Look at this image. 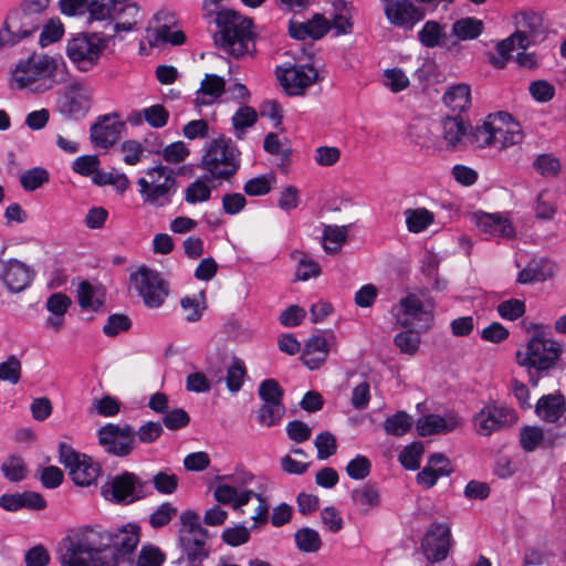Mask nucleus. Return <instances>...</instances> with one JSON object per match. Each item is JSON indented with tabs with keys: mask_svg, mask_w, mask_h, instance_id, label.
Instances as JSON below:
<instances>
[{
	"mask_svg": "<svg viewBox=\"0 0 566 566\" xmlns=\"http://www.w3.org/2000/svg\"><path fill=\"white\" fill-rule=\"evenodd\" d=\"M533 167L543 177H556L562 169L559 159L552 154L538 155Z\"/></svg>",
	"mask_w": 566,
	"mask_h": 566,
	"instance_id": "nucleus-50",
	"label": "nucleus"
},
{
	"mask_svg": "<svg viewBox=\"0 0 566 566\" xmlns=\"http://www.w3.org/2000/svg\"><path fill=\"white\" fill-rule=\"evenodd\" d=\"M108 38L98 33H80L67 41L66 55L81 72H90L98 64Z\"/></svg>",
	"mask_w": 566,
	"mask_h": 566,
	"instance_id": "nucleus-8",
	"label": "nucleus"
},
{
	"mask_svg": "<svg viewBox=\"0 0 566 566\" xmlns=\"http://www.w3.org/2000/svg\"><path fill=\"white\" fill-rule=\"evenodd\" d=\"M394 311H397V323L403 327L418 325L420 329H427L432 319L431 312L424 308L421 300L415 294L401 298Z\"/></svg>",
	"mask_w": 566,
	"mask_h": 566,
	"instance_id": "nucleus-20",
	"label": "nucleus"
},
{
	"mask_svg": "<svg viewBox=\"0 0 566 566\" xmlns=\"http://www.w3.org/2000/svg\"><path fill=\"white\" fill-rule=\"evenodd\" d=\"M295 543L305 553H316L322 546L318 532L310 527H303L295 533Z\"/></svg>",
	"mask_w": 566,
	"mask_h": 566,
	"instance_id": "nucleus-43",
	"label": "nucleus"
},
{
	"mask_svg": "<svg viewBox=\"0 0 566 566\" xmlns=\"http://www.w3.org/2000/svg\"><path fill=\"white\" fill-rule=\"evenodd\" d=\"M462 424V420L455 413L449 412L443 416L430 413L417 420L416 429L421 437L448 433Z\"/></svg>",
	"mask_w": 566,
	"mask_h": 566,
	"instance_id": "nucleus-22",
	"label": "nucleus"
},
{
	"mask_svg": "<svg viewBox=\"0 0 566 566\" xmlns=\"http://www.w3.org/2000/svg\"><path fill=\"white\" fill-rule=\"evenodd\" d=\"M394 342L402 354L415 355L419 349L421 338L419 332L407 329L397 334Z\"/></svg>",
	"mask_w": 566,
	"mask_h": 566,
	"instance_id": "nucleus-49",
	"label": "nucleus"
},
{
	"mask_svg": "<svg viewBox=\"0 0 566 566\" xmlns=\"http://www.w3.org/2000/svg\"><path fill=\"white\" fill-rule=\"evenodd\" d=\"M245 376L247 369L244 363L240 358H234L227 370V388L231 392H238L244 382Z\"/></svg>",
	"mask_w": 566,
	"mask_h": 566,
	"instance_id": "nucleus-48",
	"label": "nucleus"
},
{
	"mask_svg": "<svg viewBox=\"0 0 566 566\" xmlns=\"http://www.w3.org/2000/svg\"><path fill=\"white\" fill-rule=\"evenodd\" d=\"M258 120V114L254 108L250 106L240 107L232 117V125L237 130L238 138H241V133L245 128L253 126Z\"/></svg>",
	"mask_w": 566,
	"mask_h": 566,
	"instance_id": "nucleus-52",
	"label": "nucleus"
},
{
	"mask_svg": "<svg viewBox=\"0 0 566 566\" xmlns=\"http://www.w3.org/2000/svg\"><path fill=\"white\" fill-rule=\"evenodd\" d=\"M348 226H325L323 230V248L328 254H336L347 240Z\"/></svg>",
	"mask_w": 566,
	"mask_h": 566,
	"instance_id": "nucleus-36",
	"label": "nucleus"
},
{
	"mask_svg": "<svg viewBox=\"0 0 566 566\" xmlns=\"http://www.w3.org/2000/svg\"><path fill=\"white\" fill-rule=\"evenodd\" d=\"M56 61L48 55H31L21 61L11 74V83L19 90L44 93L53 87Z\"/></svg>",
	"mask_w": 566,
	"mask_h": 566,
	"instance_id": "nucleus-3",
	"label": "nucleus"
},
{
	"mask_svg": "<svg viewBox=\"0 0 566 566\" xmlns=\"http://www.w3.org/2000/svg\"><path fill=\"white\" fill-rule=\"evenodd\" d=\"M560 354L559 344L534 337L516 353L517 363L528 368L530 382L537 386L541 373L551 368Z\"/></svg>",
	"mask_w": 566,
	"mask_h": 566,
	"instance_id": "nucleus-7",
	"label": "nucleus"
},
{
	"mask_svg": "<svg viewBox=\"0 0 566 566\" xmlns=\"http://www.w3.org/2000/svg\"><path fill=\"white\" fill-rule=\"evenodd\" d=\"M284 413L283 403H262L258 411V419L262 426L272 427L281 421Z\"/></svg>",
	"mask_w": 566,
	"mask_h": 566,
	"instance_id": "nucleus-47",
	"label": "nucleus"
},
{
	"mask_svg": "<svg viewBox=\"0 0 566 566\" xmlns=\"http://www.w3.org/2000/svg\"><path fill=\"white\" fill-rule=\"evenodd\" d=\"M34 277V271L25 263L17 260L0 259V281L11 293L24 291Z\"/></svg>",
	"mask_w": 566,
	"mask_h": 566,
	"instance_id": "nucleus-21",
	"label": "nucleus"
},
{
	"mask_svg": "<svg viewBox=\"0 0 566 566\" xmlns=\"http://www.w3.org/2000/svg\"><path fill=\"white\" fill-rule=\"evenodd\" d=\"M211 196V189L202 179L191 182L187 189L185 199L188 203H197L207 201Z\"/></svg>",
	"mask_w": 566,
	"mask_h": 566,
	"instance_id": "nucleus-57",
	"label": "nucleus"
},
{
	"mask_svg": "<svg viewBox=\"0 0 566 566\" xmlns=\"http://www.w3.org/2000/svg\"><path fill=\"white\" fill-rule=\"evenodd\" d=\"M213 496L218 503L231 505L234 511L243 513L242 507L247 505L252 497L261 500V491L239 490L233 485H217L213 491Z\"/></svg>",
	"mask_w": 566,
	"mask_h": 566,
	"instance_id": "nucleus-24",
	"label": "nucleus"
},
{
	"mask_svg": "<svg viewBox=\"0 0 566 566\" xmlns=\"http://www.w3.org/2000/svg\"><path fill=\"white\" fill-rule=\"evenodd\" d=\"M93 103V90L83 81H72L64 91L60 102V112L71 118H84Z\"/></svg>",
	"mask_w": 566,
	"mask_h": 566,
	"instance_id": "nucleus-14",
	"label": "nucleus"
},
{
	"mask_svg": "<svg viewBox=\"0 0 566 566\" xmlns=\"http://www.w3.org/2000/svg\"><path fill=\"white\" fill-rule=\"evenodd\" d=\"M216 23L219 30L214 33V43L229 55L239 59L254 48L251 19L232 10H221Z\"/></svg>",
	"mask_w": 566,
	"mask_h": 566,
	"instance_id": "nucleus-2",
	"label": "nucleus"
},
{
	"mask_svg": "<svg viewBox=\"0 0 566 566\" xmlns=\"http://www.w3.org/2000/svg\"><path fill=\"white\" fill-rule=\"evenodd\" d=\"M499 315L509 321H515L524 315L525 303L517 298L503 301L497 305Z\"/></svg>",
	"mask_w": 566,
	"mask_h": 566,
	"instance_id": "nucleus-58",
	"label": "nucleus"
},
{
	"mask_svg": "<svg viewBox=\"0 0 566 566\" xmlns=\"http://www.w3.org/2000/svg\"><path fill=\"white\" fill-rule=\"evenodd\" d=\"M43 21V17L25 10L22 6L12 10L0 30V46H12L30 36L40 29Z\"/></svg>",
	"mask_w": 566,
	"mask_h": 566,
	"instance_id": "nucleus-9",
	"label": "nucleus"
},
{
	"mask_svg": "<svg viewBox=\"0 0 566 566\" xmlns=\"http://www.w3.org/2000/svg\"><path fill=\"white\" fill-rule=\"evenodd\" d=\"M491 114L484 119L482 125L475 126L468 135V139L480 148H493L494 136L490 129Z\"/></svg>",
	"mask_w": 566,
	"mask_h": 566,
	"instance_id": "nucleus-45",
	"label": "nucleus"
},
{
	"mask_svg": "<svg viewBox=\"0 0 566 566\" xmlns=\"http://www.w3.org/2000/svg\"><path fill=\"white\" fill-rule=\"evenodd\" d=\"M516 24L517 31L497 44L496 50L500 53L504 54L507 51H515V49L526 50L531 43H535L544 38L543 18L536 12L521 13Z\"/></svg>",
	"mask_w": 566,
	"mask_h": 566,
	"instance_id": "nucleus-10",
	"label": "nucleus"
},
{
	"mask_svg": "<svg viewBox=\"0 0 566 566\" xmlns=\"http://www.w3.org/2000/svg\"><path fill=\"white\" fill-rule=\"evenodd\" d=\"M240 150L230 138L219 136L212 139L201 159V167L209 172L206 180H228L240 168Z\"/></svg>",
	"mask_w": 566,
	"mask_h": 566,
	"instance_id": "nucleus-4",
	"label": "nucleus"
},
{
	"mask_svg": "<svg viewBox=\"0 0 566 566\" xmlns=\"http://www.w3.org/2000/svg\"><path fill=\"white\" fill-rule=\"evenodd\" d=\"M165 560V555L158 547L147 545L143 546L138 559L137 566H161Z\"/></svg>",
	"mask_w": 566,
	"mask_h": 566,
	"instance_id": "nucleus-64",
	"label": "nucleus"
},
{
	"mask_svg": "<svg viewBox=\"0 0 566 566\" xmlns=\"http://www.w3.org/2000/svg\"><path fill=\"white\" fill-rule=\"evenodd\" d=\"M275 181L273 175H263L248 180L243 190L248 196H264L271 191L272 182Z\"/></svg>",
	"mask_w": 566,
	"mask_h": 566,
	"instance_id": "nucleus-53",
	"label": "nucleus"
},
{
	"mask_svg": "<svg viewBox=\"0 0 566 566\" xmlns=\"http://www.w3.org/2000/svg\"><path fill=\"white\" fill-rule=\"evenodd\" d=\"M140 528L127 524L115 532L85 527L62 538L57 546L61 566H132Z\"/></svg>",
	"mask_w": 566,
	"mask_h": 566,
	"instance_id": "nucleus-1",
	"label": "nucleus"
},
{
	"mask_svg": "<svg viewBox=\"0 0 566 566\" xmlns=\"http://www.w3.org/2000/svg\"><path fill=\"white\" fill-rule=\"evenodd\" d=\"M130 280L134 282L138 294L143 297L145 305L149 308L161 306L168 296V283L157 271L140 268L130 275Z\"/></svg>",
	"mask_w": 566,
	"mask_h": 566,
	"instance_id": "nucleus-13",
	"label": "nucleus"
},
{
	"mask_svg": "<svg viewBox=\"0 0 566 566\" xmlns=\"http://www.w3.org/2000/svg\"><path fill=\"white\" fill-rule=\"evenodd\" d=\"M148 41L151 46H160L166 43L181 45L186 41V35L182 31H174L168 23H164L149 31Z\"/></svg>",
	"mask_w": 566,
	"mask_h": 566,
	"instance_id": "nucleus-35",
	"label": "nucleus"
},
{
	"mask_svg": "<svg viewBox=\"0 0 566 566\" xmlns=\"http://www.w3.org/2000/svg\"><path fill=\"white\" fill-rule=\"evenodd\" d=\"M179 542L188 562L200 565L210 554L209 533L200 524L199 515L191 510L180 515Z\"/></svg>",
	"mask_w": 566,
	"mask_h": 566,
	"instance_id": "nucleus-6",
	"label": "nucleus"
},
{
	"mask_svg": "<svg viewBox=\"0 0 566 566\" xmlns=\"http://www.w3.org/2000/svg\"><path fill=\"white\" fill-rule=\"evenodd\" d=\"M277 77L289 95L298 96L318 81V72L310 64L292 65L286 69H277Z\"/></svg>",
	"mask_w": 566,
	"mask_h": 566,
	"instance_id": "nucleus-17",
	"label": "nucleus"
},
{
	"mask_svg": "<svg viewBox=\"0 0 566 566\" xmlns=\"http://www.w3.org/2000/svg\"><path fill=\"white\" fill-rule=\"evenodd\" d=\"M405 216L407 229L413 233L424 231L434 220L433 213L424 208L407 209Z\"/></svg>",
	"mask_w": 566,
	"mask_h": 566,
	"instance_id": "nucleus-40",
	"label": "nucleus"
},
{
	"mask_svg": "<svg viewBox=\"0 0 566 566\" xmlns=\"http://www.w3.org/2000/svg\"><path fill=\"white\" fill-rule=\"evenodd\" d=\"M556 202L548 190H542L535 202V214L538 219L549 220L556 213Z\"/></svg>",
	"mask_w": 566,
	"mask_h": 566,
	"instance_id": "nucleus-51",
	"label": "nucleus"
},
{
	"mask_svg": "<svg viewBox=\"0 0 566 566\" xmlns=\"http://www.w3.org/2000/svg\"><path fill=\"white\" fill-rule=\"evenodd\" d=\"M371 463L365 455H356L346 467L347 474L354 480H363L369 475Z\"/></svg>",
	"mask_w": 566,
	"mask_h": 566,
	"instance_id": "nucleus-62",
	"label": "nucleus"
},
{
	"mask_svg": "<svg viewBox=\"0 0 566 566\" xmlns=\"http://www.w3.org/2000/svg\"><path fill=\"white\" fill-rule=\"evenodd\" d=\"M566 410L565 399L560 394L545 395L536 403V415L547 421L555 422Z\"/></svg>",
	"mask_w": 566,
	"mask_h": 566,
	"instance_id": "nucleus-31",
	"label": "nucleus"
},
{
	"mask_svg": "<svg viewBox=\"0 0 566 566\" xmlns=\"http://www.w3.org/2000/svg\"><path fill=\"white\" fill-rule=\"evenodd\" d=\"M262 403H283L284 390L273 378L263 380L258 390Z\"/></svg>",
	"mask_w": 566,
	"mask_h": 566,
	"instance_id": "nucleus-44",
	"label": "nucleus"
},
{
	"mask_svg": "<svg viewBox=\"0 0 566 566\" xmlns=\"http://www.w3.org/2000/svg\"><path fill=\"white\" fill-rule=\"evenodd\" d=\"M60 462L69 469L72 481L80 486H88L101 474V467L92 458L75 452L70 446L61 443Z\"/></svg>",
	"mask_w": 566,
	"mask_h": 566,
	"instance_id": "nucleus-12",
	"label": "nucleus"
},
{
	"mask_svg": "<svg viewBox=\"0 0 566 566\" xmlns=\"http://www.w3.org/2000/svg\"><path fill=\"white\" fill-rule=\"evenodd\" d=\"M506 422V416L503 409L495 406H485L474 416V426L476 432L481 436H490L501 429Z\"/></svg>",
	"mask_w": 566,
	"mask_h": 566,
	"instance_id": "nucleus-28",
	"label": "nucleus"
},
{
	"mask_svg": "<svg viewBox=\"0 0 566 566\" xmlns=\"http://www.w3.org/2000/svg\"><path fill=\"white\" fill-rule=\"evenodd\" d=\"M544 433L538 427H525L521 430L520 442L522 448L527 451H534L543 441Z\"/></svg>",
	"mask_w": 566,
	"mask_h": 566,
	"instance_id": "nucleus-61",
	"label": "nucleus"
},
{
	"mask_svg": "<svg viewBox=\"0 0 566 566\" xmlns=\"http://www.w3.org/2000/svg\"><path fill=\"white\" fill-rule=\"evenodd\" d=\"M442 99L448 108L460 115L471 104L470 86L463 83L453 85L447 90Z\"/></svg>",
	"mask_w": 566,
	"mask_h": 566,
	"instance_id": "nucleus-33",
	"label": "nucleus"
},
{
	"mask_svg": "<svg viewBox=\"0 0 566 566\" xmlns=\"http://www.w3.org/2000/svg\"><path fill=\"white\" fill-rule=\"evenodd\" d=\"M483 22L476 18L467 17L455 21L452 25V35L460 41L476 39L483 32Z\"/></svg>",
	"mask_w": 566,
	"mask_h": 566,
	"instance_id": "nucleus-39",
	"label": "nucleus"
},
{
	"mask_svg": "<svg viewBox=\"0 0 566 566\" xmlns=\"http://www.w3.org/2000/svg\"><path fill=\"white\" fill-rule=\"evenodd\" d=\"M1 472L10 482L18 483L25 479L28 468L19 455L8 457L1 464Z\"/></svg>",
	"mask_w": 566,
	"mask_h": 566,
	"instance_id": "nucleus-42",
	"label": "nucleus"
},
{
	"mask_svg": "<svg viewBox=\"0 0 566 566\" xmlns=\"http://www.w3.org/2000/svg\"><path fill=\"white\" fill-rule=\"evenodd\" d=\"M440 126V137L448 150L458 149L462 145L463 139L468 137V127L459 114L443 117Z\"/></svg>",
	"mask_w": 566,
	"mask_h": 566,
	"instance_id": "nucleus-26",
	"label": "nucleus"
},
{
	"mask_svg": "<svg viewBox=\"0 0 566 566\" xmlns=\"http://www.w3.org/2000/svg\"><path fill=\"white\" fill-rule=\"evenodd\" d=\"M226 88V82L222 77L214 74H207L197 92L196 105H209L217 101Z\"/></svg>",
	"mask_w": 566,
	"mask_h": 566,
	"instance_id": "nucleus-32",
	"label": "nucleus"
},
{
	"mask_svg": "<svg viewBox=\"0 0 566 566\" xmlns=\"http://www.w3.org/2000/svg\"><path fill=\"white\" fill-rule=\"evenodd\" d=\"M444 38V28L434 20L427 21L418 32V40L428 49L443 45Z\"/></svg>",
	"mask_w": 566,
	"mask_h": 566,
	"instance_id": "nucleus-38",
	"label": "nucleus"
},
{
	"mask_svg": "<svg viewBox=\"0 0 566 566\" xmlns=\"http://www.w3.org/2000/svg\"><path fill=\"white\" fill-rule=\"evenodd\" d=\"M147 482L132 472L111 476L103 485L102 493L106 500L117 504H130L146 496Z\"/></svg>",
	"mask_w": 566,
	"mask_h": 566,
	"instance_id": "nucleus-11",
	"label": "nucleus"
},
{
	"mask_svg": "<svg viewBox=\"0 0 566 566\" xmlns=\"http://www.w3.org/2000/svg\"><path fill=\"white\" fill-rule=\"evenodd\" d=\"M190 417L182 408H175L168 410L163 417L164 426L169 430H179L189 424Z\"/></svg>",
	"mask_w": 566,
	"mask_h": 566,
	"instance_id": "nucleus-60",
	"label": "nucleus"
},
{
	"mask_svg": "<svg viewBox=\"0 0 566 566\" xmlns=\"http://www.w3.org/2000/svg\"><path fill=\"white\" fill-rule=\"evenodd\" d=\"M335 336L333 333L329 334L328 338L323 335L312 336L304 348L302 354L303 363L310 369L318 368L327 358L329 352V340H334Z\"/></svg>",
	"mask_w": 566,
	"mask_h": 566,
	"instance_id": "nucleus-27",
	"label": "nucleus"
},
{
	"mask_svg": "<svg viewBox=\"0 0 566 566\" xmlns=\"http://www.w3.org/2000/svg\"><path fill=\"white\" fill-rule=\"evenodd\" d=\"M553 264L546 262H530L517 276L521 284H530L533 282H542L553 275Z\"/></svg>",
	"mask_w": 566,
	"mask_h": 566,
	"instance_id": "nucleus-37",
	"label": "nucleus"
},
{
	"mask_svg": "<svg viewBox=\"0 0 566 566\" xmlns=\"http://www.w3.org/2000/svg\"><path fill=\"white\" fill-rule=\"evenodd\" d=\"M413 420L405 411H398L391 417H388L384 423V430L389 436L401 437L406 434L412 427Z\"/></svg>",
	"mask_w": 566,
	"mask_h": 566,
	"instance_id": "nucleus-41",
	"label": "nucleus"
},
{
	"mask_svg": "<svg viewBox=\"0 0 566 566\" xmlns=\"http://www.w3.org/2000/svg\"><path fill=\"white\" fill-rule=\"evenodd\" d=\"M471 220L483 233L502 238H512L514 235L511 222L499 213L473 212Z\"/></svg>",
	"mask_w": 566,
	"mask_h": 566,
	"instance_id": "nucleus-23",
	"label": "nucleus"
},
{
	"mask_svg": "<svg viewBox=\"0 0 566 566\" xmlns=\"http://www.w3.org/2000/svg\"><path fill=\"white\" fill-rule=\"evenodd\" d=\"M49 181V172L42 167H34L20 176V184L27 191H34Z\"/></svg>",
	"mask_w": 566,
	"mask_h": 566,
	"instance_id": "nucleus-46",
	"label": "nucleus"
},
{
	"mask_svg": "<svg viewBox=\"0 0 566 566\" xmlns=\"http://www.w3.org/2000/svg\"><path fill=\"white\" fill-rule=\"evenodd\" d=\"M145 120L155 128L164 127L169 118V113L167 109L160 105L156 104L143 109Z\"/></svg>",
	"mask_w": 566,
	"mask_h": 566,
	"instance_id": "nucleus-63",
	"label": "nucleus"
},
{
	"mask_svg": "<svg viewBox=\"0 0 566 566\" xmlns=\"http://www.w3.org/2000/svg\"><path fill=\"white\" fill-rule=\"evenodd\" d=\"M380 2L384 4L387 20L396 28L410 31L426 17L423 7L411 0H380Z\"/></svg>",
	"mask_w": 566,
	"mask_h": 566,
	"instance_id": "nucleus-16",
	"label": "nucleus"
},
{
	"mask_svg": "<svg viewBox=\"0 0 566 566\" xmlns=\"http://www.w3.org/2000/svg\"><path fill=\"white\" fill-rule=\"evenodd\" d=\"M77 301L83 310L97 312L104 305V292L88 282H82L77 287Z\"/></svg>",
	"mask_w": 566,
	"mask_h": 566,
	"instance_id": "nucleus-34",
	"label": "nucleus"
},
{
	"mask_svg": "<svg viewBox=\"0 0 566 566\" xmlns=\"http://www.w3.org/2000/svg\"><path fill=\"white\" fill-rule=\"evenodd\" d=\"M450 527L443 523H436L426 532L421 549L431 563H439L447 558L450 551Z\"/></svg>",
	"mask_w": 566,
	"mask_h": 566,
	"instance_id": "nucleus-19",
	"label": "nucleus"
},
{
	"mask_svg": "<svg viewBox=\"0 0 566 566\" xmlns=\"http://www.w3.org/2000/svg\"><path fill=\"white\" fill-rule=\"evenodd\" d=\"M490 129L494 136L493 148L504 149L517 145L523 140V132L520 124L505 112L491 114Z\"/></svg>",
	"mask_w": 566,
	"mask_h": 566,
	"instance_id": "nucleus-18",
	"label": "nucleus"
},
{
	"mask_svg": "<svg viewBox=\"0 0 566 566\" xmlns=\"http://www.w3.org/2000/svg\"><path fill=\"white\" fill-rule=\"evenodd\" d=\"M177 507L169 502L160 504L149 517V524L154 528L167 525L177 515Z\"/></svg>",
	"mask_w": 566,
	"mask_h": 566,
	"instance_id": "nucleus-56",
	"label": "nucleus"
},
{
	"mask_svg": "<svg viewBox=\"0 0 566 566\" xmlns=\"http://www.w3.org/2000/svg\"><path fill=\"white\" fill-rule=\"evenodd\" d=\"M21 361L14 355H10L6 361L0 364V379L13 385L21 378Z\"/></svg>",
	"mask_w": 566,
	"mask_h": 566,
	"instance_id": "nucleus-55",
	"label": "nucleus"
},
{
	"mask_svg": "<svg viewBox=\"0 0 566 566\" xmlns=\"http://www.w3.org/2000/svg\"><path fill=\"white\" fill-rule=\"evenodd\" d=\"M123 123L105 115L91 127L92 142L102 148L113 146L119 138Z\"/></svg>",
	"mask_w": 566,
	"mask_h": 566,
	"instance_id": "nucleus-25",
	"label": "nucleus"
},
{
	"mask_svg": "<svg viewBox=\"0 0 566 566\" xmlns=\"http://www.w3.org/2000/svg\"><path fill=\"white\" fill-rule=\"evenodd\" d=\"M314 444L317 449V459L326 460L334 455L337 450L336 438L329 431L321 432L317 434Z\"/></svg>",
	"mask_w": 566,
	"mask_h": 566,
	"instance_id": "nucleus-54",
	"label": "nucleus"
},
{
	"mask_svg": "<svg viewBox=\"0 0 566 566\" xmlns=\"http://www.w3.org/2000/svg\"><path fill=\"white\" fill-rule=\"evenodd\" d=\"M71 298L61 292L50 295L46 300L45 307L52 314L45 321V326L54 332H60L64 325V315L71 306Z\"/></svg>",
	"mask_w": 566,
	"mask_h": 566,
	"instance_id": "nucleus-30",
	"label": "nucleus"
},
{
	"mask_svg": "<svg viewBox=\"0 0 566 566\" xmlns=\"http://www.w3.org/2000/svg\"><path fill=\"white\" fill-rule=\"evenodd\" d=\"M101 446L111 454L126 457L135 449L136 431L132 426L107 423L98 430Z\"/></svg>",
	"mask_w": 566,
	"mask_h": 566,
	"instance_id": "nucleus-15",
	"label": "nucleus"
},
{
	"mask_svg": "<svg viewBox=\"0 0 566 566\" xmlns=\"http://www.w3.org/2000/svg\"><path fill=\"white\" fill-rule=\"evenodd\" d=\"M350 499L354 506L363 515L369 514L371 511L379 507L381 503V496L378 488L370 483H365L355 488L350 492Z\"/></svg>",
	"mask_w": 566,
	"mask_h": 566,
	"instance_id": "nucleus-29",
	"label": "nucleus"
},
{
	"mask_svg": "<svg viewBox=\"0 0 566 566\" xmlns=\"http://www.w3.org/2000/svg\"><path fill=\"white\" fill-rule=\"evenodd\" d=\"M176 171L164 165H157L146 170V176L137 180L143 202L156 208L171 203L178 184Z\"/></svg>",
	"mask_w": 566,
	"mask_h": 566,
	"instance_id": "nucleus-5",
	"label": "nucleus"
},
{
	"mask_svg": "<svg viewBox=\"0 0 566 566\" xmlns=\"http://www.w3.org/2000/svg\"><path fill=\"white\" fill-rule=\"evenodd\" d=\"M422 453V446L420 443H412L400 452L399 461L407 470H417L420 465V458Z\"/></svg>",
	"mask_w": 566,
	"mask_h": 566,
	"instance_id": "nucleus-59",
	"label": "nucleus"
}]
</instances>
